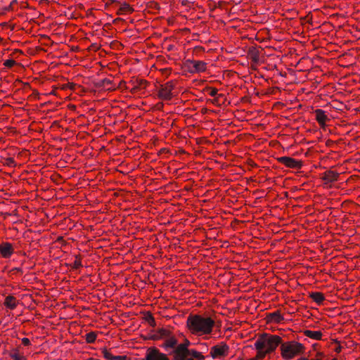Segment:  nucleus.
I'll use <instances>...</instances> for the list:
<instances>
[{"instance_id": "a211bd4d", "label": "nucleus", "mask_w": 360, "mask_h": 360, "mask_svg": "<svg viewBox=\"0 0 360 360\" xmlns=\"http://www.w3.org/2000/svg\"><path fill=\"white\" fill-rule=\"evenodd\" d=\"M310 297L318 304H321L325 300L323 294L319 292H311L310 294Z\"/></svg>"}, {"instance_id": "473e14b6", "label": "nucleus", "mask_w": 360, "mask_h": 360, "mask_svg": "<svg viewBox=\"0 0 360 360\" xmlns=\"http://www.w3.org/2000/svg\"><path fill=\"white\" fill-rule=\"evenodd\" d=\"M15 269L18 271H21V269L20 268H15Z\"/></svg>"}, {"instance_id": "1a4fd4ad", "label": "nucleus", "mask_w": 360, "mask_h": 360, "mask_svg": "<svg viewBox=\"0 0 360 360\" xmlns=\"http://www.w3.org/2000/svg\"><path fill=\"white\" fill-rule=\"evenodd\" d=\"M146 360H169L167 355L161 353L156 348H150L146 355Z\"/></svg>"}, {"instance_id": "393cba45", "label": "nucleus", "mask_w": 360, "mask_h": 360, "mask_svg": "<svg viewBox=\"0 0 360 360\" xmlns=\"http://www.w3.org/2000/svg\"><path fill=\"white\" fill-rule=\"evenodd\" d=\"M111 83H112L111 80H110L107 78H105V79H102L99 83H98V86L104 87L106 85L110 84Z\"/></svg>"}, {"instance_id": "f257e3e1", "label": "nucleus", "mask_w": 360, "mask_h": 360, "mask_svg": "<svg viewBox=\"0 0 360 360\" xmlns=\"http://www.w3.org/2000/svg\"><path fill=\"white\" fill-rule=\"evenodd\" d=\"M187 326L193 334L208 335L212 331L214 321L201 315H190L187 319Z\"/></svg>"}, {"instance_id": "7ed1b4c3", "label": "nucleus", "mask_w": 360, "mask_h": 360, "mask_svg": "<svg viewBox=\"0 0 360 360\" xmlns=\"http://www.w3.org/2000/svg\"><path fill=\"white\" fill-rule=\"evenodd\" d=\"M186 344H180L177 348L174 350V360H202L205 356L202 353L193 349H188Z\"/></svg>"}, {"instance_id": "c9c22d12", "label": "nucleus", "mask_w": 360, "mask_h": 360, "mask_svg": "<svg viewBox=\"0 0 360 360\" xmlns=\"http://www.w3.org/2000/svg\"><path fill=\"white\" fill-rule=\"evenodd\" d=\"M251 360H256V359H251Z\"/></svg>"}, {"instance_id": "423d86ee", "label": "nucleus", "mask_w": 360, "mask_h": 360, "mask_svg": "<svg viewBox=\"0 0 360 360\" xmlns=\"http://www.w3.org/2000/svg\"><path fill=\"white\" fill-rule=\"evenodd\" d=\"M174 86L172 81H169L167 82L165 85H162L160 89L158 91V96L159 98L169 101L172 96V90Z\"/></svg>"}, {"instance_id": "7c9ffc66", "label": "nucleus", "mask_w": 360, "mask_h": 360, "mask_svg": "<svg viewBox=\"0 0 360 360\" xmlns=\"http://www.w3.org/2000/svg\"><path fill=\"white\" fill-rule=\"evenodd\" d=\"M22 343L25 345V346H28L30 345V340L27 338H24L22 339Z\"/></svg>"}, {"instance_id": "cd10ccee", "label": "nucleus", "mask_w": 360, "mask_h": 360, "mask_svg": "<svg viewBox=\"0 0 360 360\" xmlns=\"http://www.w3.org/2000/svg\"><path fill=\"white\" fill-rule=\"evenodd\" d=\"M15 64V61L13 59L6 60L4 63L6 68H12Z\"/></svg>"}, {"instance_id": "5701e85b", "label": "nucleus", "mask_w": 360, "mask_h": 360, "mask_svg": "<svg viewBox=\"0 0 360 360\" xmlns=\"http://www.w3.org/2000/svg\"><path fill=\"white\" fill-rule=\"evenodd\" d=\"M96 338V334L94 332H90L85 335L86 341L88 343H93Z\"/></svg>"}, {"instance_id": "6e6552de", "label": "nucleus", "mask_w": 360, "mask_h": 360, "mask_svg": "<svg viewBox=\"0 0 360 360\" xmlns=\"http://www.w3.org/2000/svg\"><path fill=\"white\" fill-rule=\"evenodd\" d=\"M278 161L286 167L294 169H300L302 166V162L290 157L283 156L279 158Z\"/></svg>"}, {"instance_id": "ddd939ff", "label": "nucleus", "mask_w": 360, "mask_h": 360, "mask_svg": "<svg viewBox=\"0 0 360 360\" xmlns=\"http://www.w3.org/2000/svg\"><path fill=\"white\" fill-rule=\"evenodd\" d=\"M322 179L325 181V184H329L335 182L338 180L339 174L332 170L326 171L322 174Z\"/></svg>"}, {"instance_id": "39448f33", "label": "nucleus", "mask_w": 360, "mask_h": 360, "mask_svg": "<svg viewBox=\"0 0 360 360\" xmlns=\"http://www.w3.org/2000/svg\"><path fill=\"white\" fill-rule=\"evenodd\" d=\"M185 66L191 73H195L205 71L207 64L202 60L188 59L185 61Z\"/></svg>"}, {"instance_id": "20e7f679", "label": "nucleus", "mask_w": 360, "mask_h": 360, "mask_svg": "<svg viewBox=\"0 0 360 360\" xmlns=\"http://www.w3.org/2000/svg\"><path fill=\"white\" fill-rule=\"evenodd\" d=\"M304 346L297 342H291L282 344L281 346V354L283 358L290 359L295 355L302 352Z\"/></svg>"}, {"instance_id": "b1692460", "label": "nucleus", "mask_w": 360, "mask_h": 360, "mask_svg": "<svg viewBox=\"0 0 360 360\" xmlns=\"http://www.w3.org/2000/svg\"><path fill=\"white\" fill-rule=\"evenodd\" d=\"M10 356L14 360H25V358L22 355L20 354L17 350L13 352L10 354Z\"/></svg>"}, {"instance_id": "bb28decb", "label": "nucleus", "mask_w": 360, "mask_h": 360, "mask_svg": "<svg viewBox=\"0 0 360 360\" xmlns=\"http://www.w3.org/2000/svg\"><path fill=\"white\" fill-rule=\"evenodd\" d=\"M4 164L8 167H14L15 166V161L13 158H8L5 160Z\"/></svg>"}, {"instance_id": "a878e982", "label": "nucleus", "mask_w": 360, "mask_h": 360, "mask_svg": "<svg viewBox=\"0 0 360 360\" xmlns=\"http://www.w3.org/2000/svg\"><path fill=\"white\" fill-rule=\"evenodd\" d=\"M146 319L150 326H154L155 325V319L151 314H148L146 317Z\"/></svg>"}, {"instance_id": "4468645a", "label": "nucleus", "mask_w": 360, "mask_h": 360, "mask_svg": "<svg viewBox=\"0 0 360 360\" xmlns=\"http://www.w3.org/2000/svg\"><path fill=\"white\" fill-rule=\"evenodd\" d=\"M172 335V331L169 328H162L159 329L157 331L156 334H155L153 335V338L154 339L162 338V339L166 340L167 338L170 337Z\"/></svg>"}, {"instance_id": "c756f323", "label": "nucleus", "mask_w": 360, "mask_h": 360, "mask_svg": "<svg viewBox=\"0 0 360 360\" xmlns=\"http://www.w3.org/2000/svg\"><path fill=\"white\" fill-rule=\"evenodd\" d=\"M80 266H82V263L80 260H75L74 262L72 267L75 269H79Z\"/></svg>"}, {"instance_id": "dca6fc26", "label": "nucleus", "mask_w": 360, "mask_h": 360, "mask_svg": "<svg viewBox=\"0 0 360 360\" xmlns=\"http://www.w3.org/2000/svg\"><path fill=\"white\" fill-rule=\"evenodd\" d=\"M248 57L252 60V62L257 63L259 60V52L255 46L249 48L248 51Z\"/></svg>"}, {"instance_id": "0eeeda50", "label": "nucleus", "mask_w": 360, "mask_h": 360, "mask_svg": "<svg viewBox=\"0 0 360 360\" xmlns=\"http://www.w3.org/2000/svg\"><path fill=\"white\" fill-rule=\"evenodd\" d=\"M229 347L226 344L215 345L210 349V355L213 359L224 356L227 354Z\"/></svg>"}, {"instance_id": "412c9836", "label": "nucleus", "mask_w": 360, "mask_h": 360, "mask_svg": "<svg viewBox=\"0 0 360 360\" xmlns=\"http://www.w3.org/2000/svg\"><path fill=\"white\" fill-rule=\"evenodd\" d=\"M269 317L271 318V321L276 323H281L284 320L283 316L281 314L279 311H276L270 314Z\"/></svg>"}, {"instance_id": "6ab92c4d", "label": "nucleus", "mask_w": 360, "mask_h": 360, "mask_svg": "<svg viewBox=\"0 0 360 360\" xmlns=\"http://www.w3.org/2000/svg\"><path fill=\"white\" fill-rule=\"evenodd\" d=\"M4 304L6 307L13 309L17 306V300L13 296H8L5 299Z\"/></svg>"}, {"instance_id": "4be33fe9", "label": "nucleus", "mask_w": 360, "mask_h": 360, "mask_svg": "<svg viewBox=\"0 0 360 360\" xmlns=\"http://www.w3.org/2000/svg\"><path fill=\"white\" fill-rule=\"evenodd\" d=\"M133 11L134 8L129 4L123 3L118 11V14L124 12L132 13Z\"/></svg>"}, {"instance_id": "f8f14e48", "label": "nucleus", "mask_w": 360, "mask_h": 360, "mask_svg": "<svg viewBox=\"0 0 360 360\" xmlns=\"http://www.w3.org/2000/svg\"><path fill=\"white\" fill-rule=\"evenodd\" d=\"M13 253V245L9 243L0 244V255L4 258H9Z\"/></svg>"}, {"instance_id": "f704fd0d", "label": "nucleus", "mask_w": 360, "mask_h": 360, "mask_svg": "<svg viewBox=\"0 0 360 360\" xmlns=\"http://www.w3.org/2000/svg\"><path fill=\"white\" fill-rule=\"evenodd\" d=\"M332 360H336V359H332Z\"/></svg>"}, {"instance_id": "72a5a7b5", "label": "nucleus", "mask_w": 360, "mask_h": 360, "mask_svg": "<svg viewBox=\"0 0 360 360\" xmlns=\"http://www.w3.org/2000/svg\"><path fill=\"white\" fill-rule=\"evenodd\" d=\"M91 360H99V359H91Z\"/></svg>"}, {"instance_id": "c85d7f7f", "label": "nucleus", "mask_w": 360, "mask_h": 360, "mask_svg": "<svg viewBox=\"0 0 360 360\" xmlns=\"http://www.w3.org/2000/svg\"><path fill=\"white\" fill-rule=\"evenodd\" d=\"M209 95L211 96H215L217 94V89L214 88H209L207 89Z\"/></svg>"}, {"instance_id": "2eb2a0df", "label": "nucleus", "mask_w": 360, "mask_h": 360, "mask_svg": "<svg viewBox=\"0 0 360 360\" xmlns=\"http://www.w3.org/2000/svg\"><path fill=\"white\" fill-rule=\"evenodd\" d=\"M314 114L316 115V120L319 122L320 125H325L328 117L326 115V112L321 109H316L314 111Z\"/></svg>"}, {"instance_id": "f03ea898", "label": "nucleus", "mask_w": 360, "mask_h": 360, "mask_svg": "<svg viewBox=\"0 0 360 360\" xmlns=\"http://www.w3.org/2000/svg\"><path fill=\"white\" fill-rule=\"evenodd\" d=\"M281 342V338L277 335L262 334L255 342V347L258 351L257 357L264 358L266 354L274 351Z\"/></svg>"}, {"instance_id": "9b49d317", "label": "nucleus", "mask_w": 360, "mask_h": 360, "mask_svg": "<svg viewBox=\"0 0 360 360\" xmlns=\"http://www.w3.org/2000/svg\"><path fill=\"white\" fill-rule=\"evenodd\" d=\"M179 345H177V340L173 335H172L165 340L162 347H163L167 352H169L171 349L172 351L170 352V354L174 355V350L177 348Z\"/></svg>"}, {"instance_id": "aec40b11", "label": "nucleus", "mask_w": 360, "mask_h": 360, "mask_svg": "<svg viewBox=\"0 0 360 360\" xmlns=\"http://www.w3.org/2000/svg\"><path fill=\"white\" fill-rule=\"evenodd\" d=\"M304 334L307 337L314 340H321L322 336V333L321 331H313L309 330H304Z\"/></svg>"}, {"instance_id": "f3484780", "label": "nucleus", "mask_w": 360, "mask_h": 360, "mask_svg": "<svg viewBox=\"0 0 360 360\" xmlns=\"http://www.w3.org/2000/svg\"><path fill=\"white\" fill-rule=\"evenodd\" d=\"M102 354L106 359L108 360H126V356H115L111 354L106 349H102Z\"/></svg>"}, {"instance_id": "9d476101", "label": "nucleus", "mask_w": 360, "mask_h": 360, "mask_svg": "<svg viewBox=\"0 0 360 360\" xmlns=\"http://www.w3.org/2000/svg\"><path fill=\"white\" fill-rule=\"evenodd\" d=\"M129 83L132 85L130 92L133 94L144 90L148 84V82L142 79H131Z\"/></svg>"}, {"instance_id": "2f4dec72", "label": "nucleus", "mask_w": 360, "mask_h": 360, "mask_svg": "<svg viewBox=\"0 0 360 360\" xmlns=\"http://www.w3.org/2000/svg\"><path fill=\"white\" fill-rule=\"evenodd\" d=\"M297 360H309V359L305 357H301V358L298 359Z\"/></svg>"}]
</instances>
